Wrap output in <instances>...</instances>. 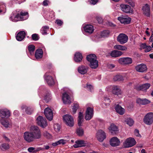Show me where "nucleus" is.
Here are the masks:
<instances>
[{
    "instance_id": "obj_1",
    "label": "nucleus",
    "mask_w": 153,
    "mask_h": 153,
    "mask_svg": "<svg viewBox=\"0 0 153 153\" xmlns=\"http://www.w3.org/2000/svg\"><path fill=\"white\" fill-rule=\"evenodd\" d=\"M28 13L21 12L20 14L16 12H13L10 17V20L14 22H16L19 21H23L27 19L28 17Z\"/></svg>"
},
{
    "instance_id": "obj_2",
    "label": "nucleus",
    "mask_w": 153,
    "mask_h": 153,
    "mask_svg": "<svg viewBox=\"0 0 153 153\" xmlns=\"http://www.w3.org/2000/svg\"><path fill=\"white\" fill-rule=\"evenodd\" d=\"M64 122L66 125L70 127L73 126L74 124V118L71 115L66 114L63 116Z\"/></svg>"
},
{
    "instance_id": "obj_3",
    "label": "nucleus",
    "mask_w": 153,
    "mask_h": 153,
    "mask_svg": "<svg viewBox=\"0 0 153 153\" xmlns=\"http://www.w3.org/2000/svg\"><path fill=\"white\" fill-rule=\"evenodd\" d=\"M30 132L34 135L36 139H39L41 138V131L37 126H32L30 128Z\"/></svg>"
},
{
    "instance_id": "obj_4",
    "label": "nucleus",
    "mask_w": 153,
    "mask_h": 153,
    "mask_svg": "<svg viewBox=\"0 0 153 153\" xmlns=\"http://www.w3.org/2000/svg\"><path fill=\"white\" fill-rule=\"evenodd\" d=\"M118 62L122 65H127L131 64L132 63L131 58L129 57H121L118 59Z\"/></svg>"
},
{
    "instance_id": "obj_5",
    "label": "nucleus",
    "mask_w": 153,
    "mask_h": 153,
    "mask_svg": "<svg viewBox=\"0 0 153 153\" xmlns=\"http://www.w3.org/2000/svg\"><path fill=\"white\" fill-rule=\"evenodd\" d=\"M143 120L144 122L146 125L152 124L153 122V113L149 112L146 114Z\"/></svg>"
},
{
    "instance_id": "obj_6",
    "label": "nucleus",
    "mask_w": 153,
    "mask_h": 153,
    "mask_svg": "<svg viewBox=\"0 0 153 153\" xmlns=\"http://www.w3.org/2000/svg\"><path fill=\"white\" fill-rule=\"evenodd\" d=\"M136 142L134 138L129 137L123 143V145L125 148H129L134 146Z\"/></svg>"
},
{
    "instance_id": "obj_7",
    "label": "nucleus",
    "mask_w": 153,
    "mask_h": 153,
    "mask_svg": "<svg viewBox=\"0 0 153 153\" xmlns=\"http://www.w3.org/2000/svg\"><path fill=\"white\" fill-rule=\"evenodd\" d=\"M23 137L24 140L28 143L33 141L36 139L34 135L30 131L25 132L24 134Z\"/></svg>"
},
{
    "instance_id": "obj_8",
    "label": "nucleus",
    "mask_w": 153,
    "mask_h": 153,
    "mask_svg": "<svg viewBox=\"0 0 153 153\" xmlns=\"http://www.w3.org/2000/svg\"><path fill=\"white\" fill-rule=\"evenodd\" d=\"M94 109L93 108L88 107L87 108L85 112V119L86 120H89L93 116Z\"/></svg>"
},
{
    "instance_id": "obj_9",
    "label": "nucleus",
    "mask_w": 153,
    "mask_h": 153,
    "mask_svg": "<svg viewBox=\"0 0 153 153\" xmlns=\"http://www.w3.org/2000/svg\"><path fill=\"white\" fill-rule=\"evenodd\" d=\"M10 116V111L6 108L0 110V118H8Z\"/></svg>"
},
{
    "instance_id": "obj_10",
    "label": "nucleus",
    "mask_w": 153,
    "mask_h": 153,
    "mask_svg": "<svg viewBox=\"0 0 153 153\" xmlns=\"http://www.w3.org/2000/svg\"><path fill=\"white\" fill-rule=\"evenodd\" d=\"M128 40V37L123 33L120 34L117 37V40L121 44H123L126 43Z\"/></svg>"
},
{
    "instance_id": "obj_11",
    "label": "nucleus",
    "mask_w": 153,
    "mask_h": 153,
    "mask_svg": "<svg viewBox=\"0 0 153 153\" xmlns=\"http://www.w3.org/2000/svg\"><path fill=\"white\" fill-rule=\"evenodd\" d=\"M36 120L38 125L42 127H45L47 125L45 119L42 116H39Z\"/></svg>"
},
{
    "instance_id": "obj_12",
    "label": "nucleus",
    "mask_w": 153,
    "mask_h": 153,
    "mask_svg": "<svg viewBox=\"0 0 153 153\" xmlns=\"http://www.w3.org/2000/svg\"><path fill=\"white\" fill-rule=\"evenodd\" d=\"M44 114L47 119L50 121L53 119V114L51 110L49 108H45L44 111Z\"/></svg>"
},
{
    "instance_id": "obj_13",
    "label": "nucleus",
    "mask_w": 153,
    "mask_h": 153,
    "mask_svg": "<svg viewBox=\"0 0 153 153\" xmlns=\"http://www.w3.org/2000/svg\"><path fill=\"white\" fill-rule=\"evenodd\" d=\"M121 10L126 13H130L132 11V9L131 7L127 4H123L120 5Z\"/></svg>"
},
{
    "instance_id": "obj_14",
    "label": "nucleus",
    "mask_w": 153,
    "mask_h": 153,
    "mask_svg": "<svg viewBox=\"0 0 153 153\" xmlns=\"http://www.w3.org/2000/svg\"><path fill=\"white\" fill-rule=\"evenodd\" d=\"M118 19L122 23L128 24L131 21V18L127 16H122L118 18Z\"/></svg>"
},
{
    "instance_id": "obj_15",
    "label": "nucleus",
    "mask_w": 153,
    "mask_h": 153,
    "mask_svg": "<svg viewBox=\"0 0 153 153\" xmlns=\"http://www.w3.org/2000/svg\"><path fill=\"white\" fill-rule=\"evenodd\" d=\"M97 138L99 141H102L106 138L105 133L102 130H99L97 133Z\"/></svg>"
},
{
    "instance_id": "obj_16",
    "label": "nucleus",
    "mask_w": 153,
    "mask_h": 153,
    "mask_svg": "<svg viewBox=\"0 0 153 153\" xmlns=\"http://www.w3.org/2000/svg\"><path fill=\"white\" fill-rule=\"evenodd\" d=\"M135 69L138 72H143L147 70V68L146 65L141 64L136 66Z\"/></svg>"
},
{
    "instance_id": "obj_17",
    "label": "nucleus",
    "mask_w": 153,
    "mask_h": 153,
    "mask_svg": "<svg viewBox=\"0 0 153 153\" xmlns=\"http://www.w3.org/2000/svg\"><path fill=\"white\" fill-rule=\"evenodd\" d=\"M110 144L113 147L117 146L119 145L120 141L116 137L112 138L110 141Z\"/></svg>"
},
{
    "instance_id": "obj_18",
    "label": "nucleus",
    "mask_w": 153,
    "mask_h": 153,
    "mask_svg": "<svg viewBox=\"0 0 153 153\" xmlns=\"http://www.w3.org/2000/svg\"><path fill=\"white\" fill-rule=\"evenodd\" d=\"M75 144L73 145L75 148L85 146L86 145L85 141L83 140H77L75 142Z\"/></svg>"
},
{
    "instance_id": "obj_19",
    "label": "nucleus",
    "mask_w": 153,
    "mask_h": 153,
    "mask_svg": "<svg viewBox=\"0 0 153 153\" xmlns=\"http://www.w3.org/2000/svg\"><path fill=\"white\" fill-rule=\"evenodd\" d=\"M62 99L63 103L65 104H69L71 102L70 97L66 93L63 94Z\"/></svg>"
},
{
    "instance_id": "obj_20",
    "label": "nucleus",
    "mask_w": 153,
    "mask_h": 153,
    "mask_svg": "<svg viewBox=\"0 0 153 153\" xmlns=\"http://www.w3.org/2000/svg\"><path fill=\"white\" fill-rule=\"evenodd\" d=\"M7 118H0V122L1 124L5 127L7 128L11 126V124L7 119Z\"/></svg>"
},
{
    "instance_id": "obj_21",
    "label": "nucleus",
    "mask_w": 153,
    "mask_h": 153,
    "mask_svg": "<svg viewBox=\"0 0 153 153\" xmlns=\"http://www.w3.org/2000/svg\"><path fill=\"white\" fill-rule=\"evenodd\" d=\"M45 78L48 85H52L54 84V82L53 79L51 76H48L46 74L45 75Z\"/></svg>"
},
{
    "instance_id": "obj_22",
    "label": "nucleus",
    "mask_w": 153,
    "mask_h": 153,
    "mask_svg": "<svg viewBox=\"0 0 153 153\" xmlns=\"http://www.w3.org/2000/svg\"><path fill=\"white\" fill-rule=\"evenodd\" d=\"M88 67L85 66L81 65L78 67V70L79 72L82 74H85L88 71Z\"/></svg>"
},
{
    "instance_id": "obj_23",
    "label": "nucleus",
    "mask_w": 153,
    "mask_h": 153,
    "mask_svg": "<svg viewBox=\"0 0 153 153\" xmlns=\"http://www.w3.org/2000/svg\"><path fill=\"white\" fill-rule=\"evenodd\" d=\"M112 92L113 94L117 96L121 95L122 94V92L120 88L117 86H113Z\"/></svg>"
},
{
    "instance_id": "obj_24",
    "label": "nucleus",
    "mask_w": 153,
    "mask_h": 153,
    "mask_svg": "<svg viewBox=\"0 0 153 153\" xmlns=\"http://www.w3.org/2000/svg\"><path fill=\"white\" fill-rule=\"evenodd\" d=\"M143 13L146 16H149L150 15V10L149 5L146 4L142 8Z\"/></svg>"
},
{
    "instance_id": "obj_25",
    "label": "nucleus",
    "mask_w": 153,
    "mask_h": 153,
    "mask_svg": "<svg viewBox=\"0 0 153 153\" xmlns=\"http://www.w3.org/2000/svg\"><path fill=\"white\" fill-rule=\"evenodd\" d=\"M85 31L89 33H93L94 29L93 26L90 25H87L84 27Z\"/></svg>"
},
{
    "instance_id": "obj_26",
    "label": "nucleus",
    "mask_w": 153,
    "mask_h": 153,
    "mask_svg": "<svg viewBox=\"0 0 153 153\" xmlns=\"http://www.w3.org/2000/svg\"><path fill=\"white\" fill-rule=\"evenodd\" d=\"M136 102L140 105H145L149 104L150 101L146 99L138 98L136 100Z\"/></svg>"
},
{
    "instance_id": "obj_27",
    "label": "nucleus",
    "mask_w": 153,
    "mask_h": 153,
    "mask_svg": "<svg viewBox=\"0 0 153 153\" xmlns=\"http://www.w3.org/2000/svg\"><path fill=\"white\" fill-rule=\"evenodd\" d=\"M25 33L24 31L19 32L16 36V39L19 41H22L25 37Z\"/></svg>"
},
{
    "instance_id": "obj_28",
    "label": "nucleus",
    "mask_w": 153,
    "mask_h": 153,
    "mask_svg": "<svg viewBox=\"0 0 153 153\" xmlns=\"http://www.w3.org/2000/svg\"><path fill=\"white\" fill-rule=\"evenodd\" d=\"M123 53L121 51L117 50H114L112 51L110 53V55L113 57H117L121 56Z\"/></svg>"
},
{
    "instance_id": "obj_29",
    "label": "nucleus",
    "mask_w": 153,
    "mask_h": 153,
    "mask_svg": "<svg viewBox=\"0 0 153 153\" xmlns=\"http://www.w3.org/2000/svg\"><path fill=\"white\" fill-rule=\"evenodd\" d=\"M116 111L120 115H123L125 112V110L119 105H117L115 107Z\"/></svg>"
},
{
    "instance_id": "obj_30",
    "label": "nucleus",
    "mask_w": 153,
    "mask_h": 153,
    "mask_svg": "<svg viewBox=\"0 0 153 153\" xmlns=\"http://www.w3.org/2000/svg\"><path fill=\"white\" fill-rule=\"evenodd\" d=\"M82 59V56L81 53L79 52H76L75 54L74 60L76 62H81Z\"/></svg>"
},
{
    "instance_id": "obj_31",
    "label": "nucleus",
    "mask_w": 153,
    "mask_h": 153,
    "mask_svg": "<svg viewBox=\"0 0 153 153\" xmlns=\"http://www.w3.org/2000/svg\"><path fill=\"white\" fill-rule=\"evenodd\" d=\"M43 51L42 49H37L35 53V57L36 59H40L42 57Z\"/></svg>"
},
{
    "instance_id": "obj_32",
    "label": "nucleus",
    "mask_w": 153,
    "mask_h": 153,
    "mask_svg": "<svg viewBox=\"0 0 153 153\" xmlns=\"http://www.w3.org/2000/svg\"><path fill=\"white\" fill-rule=\"evenodd\" d=\"M150 86V84L149 83H145L140 86L139 87V89L140 90L146 91L149 88Z\"/></svg>"
},
{
    "instance_id": "obj_33",
    "label": "nucleus",
    "mask_w": 153,
    "mask_h": 153,
    "mask_svg": "<svg viewBox=\"0 0 153 153\" xmlns=\"http://www.w3.org/2000/svg\"><path fill=\"white\" fill-rule=\"evenodd\" d=\"M87 60L90 62L93 61L97 60V57L96 55L94 54H90L88 55L87 56Z\"/></svg>"
},
{
    "instance_id": "obj_34",
    "label": "nucleus",
    "mask_w": 153,
    "mask_h": 153,
    "mask_svg": "<svg viewBox=\"0 0 153 153\" xmlns=\"http://www.w3.org/2000/svg\"><path fill=\"white\" fill-rule=\"evenodd\" d=\"M114 48L123 51H126L127 48L126 47L119 45H116L114 46Z\"/></svg>"
},
{
    "instance_id": "obj_35",
    "label": "nucleus",
    "mask_w": 153,
    "mask_h": 153,
    "mask_svg": "<svg viewBox=\"0 0 153 153\" xmlns=\"http://www.w3.org/2000/svg\"><path fill=\"white\" fill-rule=\"evenodd\" d=\"M22 110L25 109L26 113L28 114H30L33 111V108L30 107H27L25 105H23L22 107Z\"/></svg>"
},
{
    "instance_id": "obj_36",
    "label": "nucleus",
    "mask_w": 153,
    "mask_h": 153,
    "mask_svg": "<svg viewBox=\"0 0 153 153\" xmlns=\"http://www.w3.org/2000/svg\"><path fill=\"white\" fill-rule=\"evenodd\" d=\"M110 131L111 133L113 131H118L117 127L114 124H111L110 127L108 128Z\"/></svg>"
},
{
    "instance_id": "obj_37",
    "label": "nucleus",
    "mask_w": 153,
    "mask_h": 153,
    "mask_svg": "<svg viewBox=\"0 0 153 153\" xmlns=\"http://www.w3.org/2000/svg\"><path fill=\"white\" fill-rule=\"evenodd\" d=\"M78 118V125L79 126H81L83 120V115L82 113L79 112Z\"/></svg>"
},
{
    "instance_id": "obj_38",
    "label": "nucleus",
    "mask_w": 153,
    "mask_h": 153,
    "mask_svg": "<svg viewBox=\"0 0 153 153\" xmlns=\"http://www.w3.org/2000/svg\"><path fill=\"white\" fill-rule=\"evenodd\" d=\"M90 63V66L92 68L95 69L98 66V61L97 60L93 61Z\"/></svg>"
},
{
    "instance_id": "obj_39",
    "label": "nucleus",
    "mask_w": 153,
    "mask_h": 153,
    "mask_svg": "<svg viewBox=\"0 0 153 153\" xmlns=\"http://www.w3.org/2000/svg\"><path fill=\"white\" fill-rule=\"evenodd\" d=\"M49 27L48 26H44L42 27L40 31L42 34L43 35L47 34V32L49 29Z\"/></svg>"
},
{
    "instance_id": "obj_40",
    "label": "nucleus",
    "mask_w": 153,
    "mask_h": 153,
    "mask_svg": "<svg viewBox=\"0 0 153 153\" xmlns=\"http://www.w3.org/2000/svg\"><path fill=\"white\" fill-rule=\"evenodd\" d=\"M113 79L114 81H123L124 79L122 76L117 75L114 76Z\"/></svg>"
},
{
    "instance_id": "obj_41",
    "label": "nucleus",
    "mask_w": 153,
    "mask_h": 153,
    "mask_svg": "<svg viewBox=\"0 0 153 153\" xmlns=\"http://www.w3.org/2000/svg\"><path fill=\"white\" fill-rule=\"evenodd\" d=\"M125 122L130 126H132L134 123L133 120L131 118H129L126 119Z\"/></svg>"
},
{
    "instance_id": "obj_42",
    "label": "nucleus",
    "mask_w": 153,
    "mask_h": 153,
    "mask_svg": "<svg viewBox=\"0 0 153 153\" xmlns=\"http://www.w3.org/2000/svg\"><path fill=\"white\" fill-rule=\"evenodd\" d=\"M77 134L79 136H82L84 134V131L81 128H78L76 130Z\"/></svg>"
},
{
    "instance_id": "obj_43",
    "label": "nucleus",
    "mask_w": 153,
    "mask_h": 153,
    "mask_svg": "<svg viewBox=\"0 0 153 153\" xmlns=\"http://www.w3.org/2000/svg\"><path fill=\"white\" fill-rule=\"evenodd\" d=\"M109 34V31L108 30H104L101 32L100 36L101 37L107 36Z\"/></svg>"
},
{
    "instance_id": "obj_44",
    "label": "nucleus",
    "mask_w": 153,
    "mask_h": 153,
    "mask_svg": "<svg viewBox=\"0 0 153 153\" xmlns=\"http://www.w3.org/2000/svg\"><path fill=\"white\" fill-rule=\"evenodd\" d=\"M28 49L30 53L31 54L33 53L35 49V47L33 45H30L28 46Z\"/></svg>"
},
{
    "instance_id": "obj_45",
    "label": "nucleus",
    "mask_w": 153,
    "mask_h": 153,
    "mask_svg": "<svg viewBox=\"0 0 153 153\" xmlns=\"http://www.w3.org/2000/svg\"><path fill=\"white\" fill-rule=\"evenodd\" d=\"M43 135L47 139H51L52 138L51 135L47 131H45L44 132Z\"/></svg>"
},
{
    "instance_id": "obj_46",
    "label": "nucleus",
    "mask_w": 153,
    "mask_h": 153,
    "mask_svg": "<svg viewBox=\"0 0 153 153\" xmlns=\"http://www.w3.org/2000/svg\"><path fill=\"white\" fill-rule=\"evenodd\" d=\"M54 130L56 132H59L60 130V127L59 124H56L54 125Z\"/></svg>"
},
{
    "instance_id": "obj_47",
    "label": "nucleus",
    "mask_w": 153,
    "mask_h": 153,
    "mask_svg": "<svg viewBox=\"0 0 153 153\" xmlns=\"http://www.w3.org/2000/svg\"><path fill=\"white\" fill-rule=\"evenodd\" d=\"M78 108V104L76 103H74V105L72 108L73 112L74 114L76 112L77 109Z\"/></svg>"
},
{
    "instance_id": "obj_48",
    "label": "nucleus",
    "mask_w": 153,
    "mask_h": 153,
    "mask_svg": "<svg viewBox=\"0 0 153 153\" xmlns=\"http://www.w3.org/2000/svg\"><path fill=\"white\" fill-rule=\"evenodd\" d=\"M125 2L130 5L132 7L135 6L134 3L131 0H124Z\"/></svg>"
},
{
    "instance_id": "obj_49",
    "label": "nucleus",
    "mask_w": 153,
    "mask_h": 153,
    "mask_svg": "<svg viewBox=\"0 0 153 153\" xmlns=\"http://www.w3.org/2000/svg\"><path fill=\"white\" fill-rule=\"evenodd\" d=\"M32 39L33 40L35 41L38 40L39 39V37L37 34L35 33L32 35Z\"/></svg>"
},
{
    "instance_id": "obj_50",
    "label": "nucleus",
    "mask_w": 153,
    "mask_h": 153,
    "mask_svg": "<svg viewBox=\"0 0 153 153\" xmlns=\"http://www.w3.org/2000/svg\"><path fill=\"white\" fill-rule=\"evenodd\" d=\"M1 147L2 149H7L9 148V147L8 144L4 143L1 145Z\"/></svg>"
},
{
    "instance_id": "obj_51",
    "label": "nucleus",
    "mask_w": 153,
    "mask_h": 153,
    "mask_svg": "<svg viewBox=\"0 0 153 153\" xmlns=\"http://www.w3.org/2000/svg\"><path fill=\"white\" fill-rule=\"evenodd\" d=\"M67 140L64 139H61L57 141V143H58L59 145L62 144L64 145L67 143Z\"/></svg>"
},
{
    "instance_id": "obj_52",
    "label": "nucleus",
    "mask_w": 153,
    "mask_h": 153,
    "mask_svg": "<svg viewBox=\"0 0 153 153\" xmlns=\"http://www.w3.org/2000/svg\"><path fill=\"white\" fill-rule=\"evenodd\" d=\"M50 96L49 94H47L44 97V100L46 102H48L50 100Z\"/></svg>"
},
{
    "instance_id": "obj_53",
    "label": "nucleus",
    "mask_w": 153,
    "mask_h": 153,
    "mask_svg": "<svg viewBox=\"0 0 153 153\" xmlns=\"http://www.w3.org/2000/svg\"><path fill=\"white\" fill-rule=\"evenodd\" d=\"M86 87L87 89L90 91H92L93 90V86L91 85L87 84Z\"/></svg>"
},
{
    "instance_id": "obj_54",
    "label": "nucleus",
    "mask_w": 153,
    "mask_h": 153,
    "mask_svg": "<svg viewBox=\"0 0 153 153\" xmlns=\"http://www.w3.org/2000/svg\"><path fill=\"white\" fill-rule=\"evenodd\" d=\"M56 23L57 25L59 26H61L63 23V22L61 20L59 19H57L56 20Z\"/></svg>"
},
{
    "instance_id": "obj_55",
    "label": "nucleus",
    "mask_w": 153,
    "mask_h": 153,
    "mask_svg": "<svg viewBox=\"0 0 153 153\" xmlns=\"http://www.w3.org/2000/svg\"><path fill=\"white\" fill-rule=\"evenodd\" d=\"M151 48H152L150 46H147L144 50V51L146 52H149L151 50Z\"/></svg>"
},
{
    "instance_id": "obj_56",
    "label": "nucleus",
    "mask_w": 153,
    "mask_h": 153,
    "mask_svg": "<svg viewBox=\"0 0 153 153\" xmlns=\"http://www.w3.org/2000/svg\"><path fill=\"white\" fill-rule=\"evenodd\" d=\"M98 1V0H91L90 1V4L93 5L95 4Z\"/></svg>"
},
{
    "instance_id": "obj_57",
    "label": "nucleus",
    "mask_w": 153,
    "mask_h": 153,
    "mask_svg": "<svg viewBox=\"0 0 153 153\" xmlns=\"http://www.w3.org/2000/svg\"><path fill=\"white\" fill-rule=\"evenodd\" d=\"M134 134L137 137L140 136V135L139 133V131L137 129H135L134 131Z\"/></svg>"
},
{
    "instance_id": "obj_58",
    "label": "nucleus",
    "mask_w": 153,
    "mask_h": 153,
    "mask_svg": "<svg viewBox=\"0 0 153 153\" xmlns=\"http://www.w3.org/2000/svg\"><path fill=\"white\" fill-rule=\"evenodd\" d=\"M97 20L99 23H101L102 22L103 20L100 17H98L97 18Z\"/></svg>"
},
{
    "instance_id": "obj_59",
    "label": "nucleus",
    "mask_w": 153,
    "mask_h": 153,
    "mask_svg": "<svg viewBox=\"0 0 153 153\" xmlns=\"http://www.w3.org/2000/svg\"><path fill=\"white\" fill-rule=\"evenodd\" d=\"M34 149V148L33 147H30L27 150L29 152H32Z\"/></svg>"
},
{
    "instance_id": "obj_60",
    "label": "nucleus",
    "mask_w": 153,
    "mask_h": 153,
    "mask_svg": "<svg viewBox=\"0 0 153 153\" xmlns=\"http://www.w3.org/2000/svg\"><path fill=\"white\" fill-rule=\"evenodd\" d=\"M104 100L105 101V103L107 104H109L110 101V99L106 97H105L104 98Z\"/></svg>"
},
{
    "instance_id": "obj_61",
    "label": "nucleus",
    "mask_w": 153,
    "mask_h": 153,
    "mask_svg": "<svg viewBox=\"0 0 153 153\" xmlns=\"http://www.w3.org/2000/svg\"><path fill=\"white\" fill-rule=\"evenodd\" d=\"M48 1L47 0H45L43 2V5L44 6H47L48 5Z\"/></svg>"
},
{
    "instance_id": "obj_62",
    "label": "nucleus",
    "mask_w": 153,
    "mask_h": 153,
    "mask_svg": "<svg viewBox=\"0 0 153 153\" xmlns=\"http://www.w3.org/2000/svg\"><path fill=\"white\" fill-rule=\"evenodd\" d=\"M113 86H108L106 88V90L107 91H110L111 89H112V88Z\"/></svg>"
},
{
    "instance_id": "obj_63",
    "label": "nucleus",
    "mask_w": 153,
    "mask_h": 153,
    "mask_svg": "<svg viewBox=\"0 0 153 153\" xmlns=\"http://www.w3.org/2000/svg\"><path fill=\"white\" fill-rule=\"evenodd\" d=\"M146 46L147 45L145 44H143L141 45L140 47L142 48L145 49Z\"/></svg>"
},
{
    "instance_id": "obj_64",
    "label": "nucleus",
    "mask_w": 153,
    "mask_h": 153,
    "mask_svg": "<svg viewBox=\"0 0 153 153\" xmlns=\"http://www.w3.org/2000/svg\"><path fill=\"white\" fill-rule=\"evenodd\" d=\"M149 40L151 42H153V33H152L151 36Z\"/></svg>"
}]
</instances>
